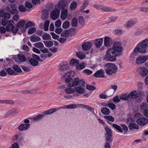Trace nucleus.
Returning <instances> with one entry per match:
<instances>
[{
    "label": "nucleus",
    "mask_w": 148,
    "mask_h": 148,
    "mask_svg": "<svg viewBox=\"0 0 148 148\" xmlns=\"http://www.w3.org/2000/svg\"><path fill=\"white\" fill-rule=\"evenodd\" d=\"M123 49L119 42H114L112 48L108 49L104 56V59L107 61L113 62L116 60V57L120 55Z\"/></svg>",
    "instance_id": "nucleus-1"
},
{
    "label": "nucleus",
    "mask_w": 148,
    "mask_h": 148,
    "mask_svg": "<svg viewBox=\"0 0 148 148\" xmlns=\"http://www.w3.org/2000/svg\"><path fill=\"white\" fill-rule=\"evenodd\" d=\"M106 68V73L109 75H111L115 73L117 69V67L114 63H108L105 64Z\"/></svg>",
    "instance_id": "nucleus-2"
},
{
    "label": "nucleus",
    "mask_w": 148,
    "mask_h": 148,
    "mask_svg": "<svg viewBox=\"0 0 148 148\" xmlns=\"http://www.w3.org/2000/svg\"><path fill=\"white\" fill-rule=\"evenodd\" d=\"M134 117L138 119L136 122L140 126L145 125L148 122V119L143 116L140 113H136L134 115Z\"/></svg>",
    "instance_id": "nucleus-3"
},
{
    "label": "nucleus",
    "mask_w": 148,
    "mask_h": 148,
    "mask_svg": "<svg viewBox=\"0 0 148 148\" xmlns=\"http://www.w3.org/2000/svg\"><path fill=\"white\" fill-rule=\"evenodd\" d=\"M148 46V39H146L143 40L140 43H139L135 48H137L139 52L145 53Z\"/></svg>",
    "instance_id": "nucleus-4"
},
{
    "label": "nucleus",
    "mask_w": 148,
    "mask_h": 148,
    "mask_svg": "<svg viewBox=\"0 0 148 148\" xmlns=\"http://www.w3.org/2000/svg\"><path fill=\"white\" fill-rule=\"evenodd\" d=\"M14 22L12 20H9L8 23L6 27V31L7 32L12 31V32L16 34L18 31V28L17 27H14Z\"/></svg>",
    "instance_id": "nucleus-5"
},
{
    "label": "nucleus",
    "mask_w": 148,
    "mask_h": 148,
    "mask_svg": "<svg viewBox=\"0 0 148 148\" xmlns=\"http://www.w3.org/2000/svg\"><path fill=\"white\" fill-rule=\"evenodd\" d=\"M112 126L114 128L119 131V132L123 134H125L128 130L127 127L124 124H121V126H119L116 124H113Z\"/></svg>",
    "instance_id": "nucleus-6"
},
{
    "label": "nucleus",
    "mask_w": 148,
    "mask_h": 148,
    "mask_svg": "<svg viewBox=\"0 0 148 148\" xmlns=\"http://www.w3.org/2000/svg\"><path fill=\"white\" fill-rule=\"evenodd\" d=\"M127 123H129L128 127L130 130L135 129H138L139 126L135 122L134 119L132 118H129L127 120Z\"/></svg>",
    "instance_id": "nucleus-7"
},
{
    "label": "nucleus",
    "mask_w": 148,
    "mask_h": 148,
    "mask_svg": "<svg viewBox=\"0 0 148 148\" xmlns=\"http://www.w3.org/2000/svg\"><path fill=\"white\" fill-rule=\"evenodd\" d=\"M138 73L142 76H145L148 73V69L145 67H138L137 69Z\"/></svg>",
    "instance_id": "nucleus-8"
},
{
    "label": "nucleus",
    "mask_w": 148,
    "mask_h": 148,
    "mask_svg": "<svg viewBox=\"0 0 148 148\" xmlns=\"http://www.w3.org/2000/svg\"><path fill=\"white\" fill-rule=\"evenodd\" d=\"M76 86L75 84H68V87L66 88L64 91L68 94L73 93L75 92V86Z\"/></svg>",
    "instance_id": "nucleus-9"
},
{
    "label": "nucleus",
    "mask_w": 148,
    "mask_h": 148,
    "mask_svg": "<svg viewBox=\"0 0 148 148\" xmlns=\"http://www.w3.org/2000/svg\"><path fill=\"white\" fill-rule=\"evenodd\" d=\"M60 10L58 8H55L51 13L50 16L53 20L57 19L60 14Z\"/></svg>",
    "instance_id": "nucleus-10"
},
{
    "label": "nucleus",
    "mask_w": 148,
    "mask_h": 148,
    "mask_svg": "<svg viewBox=\"0 0 148 148\" xmlns=\"http://www.w3.org/2000/svg\"><path fill=\"white\" fill-rule=\"evenodd\" d=\"M148 60V55L139 56L136 58V62L137 64H139L144 63Z\"/></svg>",
    "instance_id": "nucleus-11"
},
{
    "label": "nucleus",
    "mask_w": 148,
    "mask_h": 148,
    "mask_svg": "<svg viewBox=\"0 0 148 148\" xmlns=\"http://www.w3.org/2000/svg\"><path fill=\"white\" fill-rule=\"evenodd\" d=\"M71 71L66 72L65 74L62 77V79H64V77L67 76L65 79L64 81L66 83L71 82L73 81V79L71 77L70 75Z\"/></svg>",
    "instance_id": "nucleus-12"
},
{
    "label": "nucleus",
    "mask_w": 148,
    "mask_h": 148,
    "mask_svg": "<svg viewBox=\"0 0 148 148\" xmlns=\"http://www.w3.org/2000/svg\"><path fill=\"white\" fill-rule=\"evenodd\" d=\"M139 51L137 50V48H135L133 51L130 54V62L131 63L134 62L135 60V56H137L136 53Z\"/></svg>",
    "instance_id": "nucleus-13"
},
{
    "label": "nucleus",
    "mask_w": 148,
    "mask_h": 148,
    "mask_svg": "<svg viewBox=\"0 0 148 148\" xmlns=\"http://www.w3.org/2000/svg\"><path fill=\"white\" fill-rule=\"evenodd\" d=\"M45 116V115L43 113L38 114V115L33 117H29V119L32 121L37 122L41 119L42 118Z\"/></svg>",
    "instance_id": "nucleus-14"
},
{
    "label": "nucleus",
    "mask_w": 148,
    "mask_h": 148,
    "mask_svg": "<svg viewBox=\"0 0 148 148\" xmlns=\"http://www.w3.org/2000/svg\"><path fill=\"white\" fill-rule=\"evenodd\" d=\"M26 60V58L25 56L22 54H20L18 55L17 58L15 60L18 63H20L24 62Z\"/></svg>",
    "instance_id": "nucleus-15"
},
{
    "label": "nucleus",
    "mask_w": 148,
    "mask_h": 148,
    "mask_svg": "<svg viewBox=\"0 0 148 148\" xmlns=\"http://www.w3.org/2000/svg\"><path fill=\"white\" fill-rule=\"evenodd\" d=\"M92 45V43L90 42H84L82 45V48L84 51H87L90 48Z\"/></svg>",
    "instance_id": "nucleus-16"
},
{
    "label": "nucleus",
    "mask_w": 148,
    "mask_h": 148,
    "mask_svg": "<svg viewBox=\"0 0 148 148\" xmlns=\"http://www.w3.org/2000/svg\"><path fill=\"white\" fill-rule=\"evenodd\" d=\"M68 5V2L66 0H61L58 3V7L60 9H63L66 7Z\"/></svg>",
    "instance_id": "nucleus-17"
},
{
    "label": "nucleus",
    "mask_w": 148,
    "mask_h": 148,
    "mask_svg": "<svg viewBox=\"0 0 148 148\" xmlns=\"http://www.w3.org/2000/svg\"><path fill=\"white\" fill-rule=\"evenodd\" d=\"M93 76L98 78L103 77L104 76V71L102 69L99 70L94 74Z\"/></svg>",
    "instance_id": "nucleus-18"
},
{
    "label": "nucleus",
    "mask_w": 148,
    "mask_h": 148,
    "mask_svg": "<svg viewBox=\"0 0 148 148\" xmlns=\"http://www.w3.org/2000/svg\"><path fill=\"white\" fill-rule=\"evenodd\" d=\"M77 104H72L70 105H65L63 107H59V109H75L77 108Z\"/></svg>",
    "instance_id": "nucleus-19"
},
{
    "label": "nucleus",
    "mask_w": 148,
    "mask_h": 148,
    "mask_svg": "<svg viewBox=\"0 0 148 148\" xmlns=\"http://www.w3.org/2000/svg\"><path fill=\"white\" fill-rule=\"evenodd\" d=\"M78 84H75L76 86H75V91L77 92L79 94H83L85 92V90L83 88L78 86Z\"/></svg>",
    "instance_id": "nucleus-20"
},
{
    "label": "nucleus",
    "mask_w": 148,
    "mask_h": 148,
    "mask_svg": "<svg viewBox=\"0 0 148 148\" xmlns=\"http://www.w3.org/2000/svg\"><path fill=\"white\" fill-rule=\"evenodd\" d=\"M111 38L110 37L108 36H106L104 38V44L105 47H110L111 43Z\"/></svg>",
    "instance_id": "nucleus-21"
},
{
    "label": "nucleus",
    "mask_w": 148,
    "mask_h": 148,
    "mask_svg": "<svg viewBox=\"0 0 148 148\" xmlns=\"http://www.w3.org/2000/svg\"><path fill=\"white\" fill-rule=\"evenodd\" d=\"M68 11L66 9H65L62 10L60 15L61 18L62 19H66L68 16Z\"/></svg>",
    "instance_id": "nucleus-22"
},
{
    "label": "nucleus",
    "mask_w": 148,
    "mask_h": 148,
    "mask_svg": "<svg viewBox=\"0 0 148 148\" xmlns=\"http://www.w3.org/2000/svg\"><path fill=\"white\" fill-rule=\"evenodd\" d=\"M29 124H22L18 127V129L21 131H24L27 130L29 127Z\"/></svg>",
    "instance_id": "nucleus-23"
},
{
    "label": "nucleus",
    "mask_w": 148,
    "mask_h": 148,
    "mask_svg": "<svg viewBox=\"0 0 148 148\" xmlns=\"http://www.w3.org/2000/svg\"><path fill=\"white\" fill-rule=\"evenodd\" d=\"M59 109V108H51L43 112L42 113L45 115V114H49L55 112L56 111L58 110Z\"/></svg>",
    "instance_id": "nucleus-24"
},
{
    "label": "nucleus",
    "mask_w": 148,
    "mask_h": 148,
    "mask_svg": "<svg viewBox=\"0 0 148 148\" xmlns=\"http://www.w3.org/2000/svg\"><path fill=\"white\" fill-rule=\"evenodd\" d=\"M129 98L132 99H136L139 97V95L136 91L132 92L130 94H128Z\"/></svg>",
    "instance_id": "nucleus-25"
},
{
    "label": "nucleus",
    "mask_w": 148,
    "mask_h": 148,
    "mask_svg": "<svg viewBox=\"0 0 148 148\" xmlns=\"http://www.w3.org/2000/svg\"><path fill=\"white\" fill-rule=\"evenodd\" d=\"M136 21L134 20H131L128 21L125 25L126 28H130L133 26L136 23Z\"/></svg>",
    "instance_id": "nucleus-26"
},
{
    "label": "nucleus",
    "mask_w": 148,
    "mask_h": 148,
    "mask_svg": "<svg viewBox=\"0 0 148 148\" xmlns=\"http://www.w3.org/2000/svg\"><path fill=\"white\" fill-rule=\"evenodd\" d=\"M103 42V40L102 38L98 39L96 40L94 42L96 47L99 48L102 45Z\"/></svg>",
    "instance_id": "nucleus-27"
},
{
    "label": "nucleus",
    "mask_w": 148,
    "mask_h": 148,
    "mask_svg": "<svg viewBox=\"0 0 148 148\" xmlns=\"http://www.w3.org/2000/svg\"><path fill=\"white\" fill-rule=\"evenodd\" d=\"M99 10H101L103 11L109 12L112 10L111 8L108 7L104 5H100L99 6Z\"/></svg>",
    "instance_id": "nucleus-28"
},
{
    "label": "nucleus",
    "mask_w": 148,
    "mask_h": 148,
    "mask_svg": "<svg viewBox=\"0 0 148 148\" xmlns=\"http://www.w3.org/2000/svg\"><path fill=\"white\" fill-rule=\"evenodd\" d=\"M0 17H4L3 18L7 20L10 18V14L8 12L4 13L3 12H0Z\"/></svg>",
    "instance_id": "nucleus-29"
},
{
    "label": "nucleus",
    "mask_w": 148,
    "mask_h": 148,
    "mask_svg": "<svg viewBox=\"0 0 148 148\" xmlns=\"http://www.w3.org/2000/svg\"><path fill=\"white\" fill-rule=\"evenodd\" d=\"M30 39L33 42H35L40 40V38L36 35L34 34L30 36Z\"/></svg>",
    "instance_id": "nucleus-30"
},
{
    "label": "nucleus",
    "mask_w": 148,
    "mask_h": 148,
    "mask_svg": "<svg viewBox=\"0 0 148 148\" xmlns=\"http://www.w3.org/2000/svg\"><path fill=\"white\" fill-rule=\"evenodd\" d=\"M86 64L84 62H82L76 66V69L78 70H81L84 69L86 67Z\"/></svg>",
    "instance_id": "nucleus-31"
},
{
    "label": "nucleus",
    "mask_w": 148,
    "mask_h": 148,
    "mask_svg": "<svg viewBox=\"0 0 148 148\" xmlns=\"http://www.w3.org/2000/svg\"><path fill=\"white\" fill-rule=\"evenodd\" d=\"M77 56L80 59H83L86 56V54L82 52H77L76 53Z\"/></svg>",
    "instance_id": "nucleus-32"
},
{
    "label": "nucleus",
    "mask_w": 148,
    "mask_h": 148,
    "mask_svg": "<svg viewBox=\"0 0 148 148\" xmlns=\"http://www.w3.org/2000/svg\"><path fill=\"white\" fill-rule=\"evenodd\" d=\"M101 113L104 115L109 114L110 113V111L109 109L107 108H102L101 110Z\"/></svg>",
    "instance_id": "nucleus-33"
},
{
    "label": "nucleus",
    "mask_w": 148,
    "mask_h": 148,
    "mask_svg": "<svg viewBox=\"0 0 148 148\" xmlns=\"http://www.w3.org/2000/svg\"><path fill=\"white\" fill-rule=\"evenodd\" d=\"M29 62L30 64L33 66H36L38 64V62L33 58H31L29 60Z\"/></svg>",
    "instance_id": "nucleus-34"
},
{
    "label": "nucleus",
    "mask_w": 148,
    "mask_h": 148,
    "mask_svg": "<svg viewBox=\"0 0 148 148\" xmlns=\"http://www.w3.org/2000/svg\"><path fill=\"white\" fill-rule=\"evenodd\" d=\"M72 83H85V82L83 79H80L79 78L77 77L74 79Z\"/></svg>",
    "instance_id": "nucleus-35"
},
{
    "label": "nucleus",
    "mask_w": 148,
    "mask_h": 148,
    "mask_svg": "<svg viewBox=\"0 0 148 148\" xmlns=\"http://www.w3.org/2000/svg\"><path fill=\"white\" fill-rule=\"evenodd\" d=\"M79 62V60L73 59L70 62V64L71 66H77Z\"/></svg>",
    "instance_id": "nucleus-36"
},
{
    "label": "nucleus",
    "mask_w": 148,
    "mask_h": 148,
    "mask_svg": "<svg viewBox=\"0 0 148 148\" xmlns=\"http://www.w3.org/2000/svg\"><path fill=\"white\" fill-rule=\"evenodd\" d=\"M42 18L43 19H47L48 17L49 13L47 10H43L42 12Z\"/></svg>",
    "instance_id": "nucleus-37"
},
{
    "label": "nucleus",
    "mask_w": 148,
    "mask_h": 148,
    "mask_svg": "<svg viewBox=\"0 0 148 148\" xmlns=\"http://www.w3.org/2000/svg\"><path fill=\"white\" fill-rule=\"evenodd\" d=\"M105 106L106 107L110 108L112 110L115 109L116 108V106L115 105L112 103H110L106 104Z\"/></svg>",
    "instance_id": "nucleus-38"
},
{
    "label": "nucleus",
    "mask_w": 148,
    "mask_h": 148,
    "mask_svg": "<svg viewBox=\"0 0 148 148\" xmlns=\"http://www.w3.org/2000/svg\"><path fill=\"white\" fill-rule=\"evenodd\" d=\"M49 23L50 21L49 20H46L45 21L44 27V29L45 31H47L49 30Z\"/></svg>",
    "instance_id": "nucleus-39"
},
{
    "label": "nucleus",
    "mask_w": 148,
    "mask_h": 148,
    "mask_svg": "<svg viewBox=\"0 0 148 148\" xmlns=\"http://www.w3.org/2000/svg\"><path fill=\"white\" fill-rule=\"evenodd\" d=\"M42 39L45 40H50L51 39L50 35L47 33H45L42 35Z\"/></svg>",
    "instance_id": "nucleus-40"
},
{
    "label": "nucleus",
    "mask_w": 148,
    "mask_h": 148,
    "mask_svg": "<svg viewBox=\"0 0 148 148\" xmlns=\"http://www.w3.org/2000/svg\"><path fill=\"white\" fill-rule=\"evenodd\" d=\"M59 65V69L60 70H68L69 68V66L67 64H64L60 65Z\"/></svg>",
    "instance_id": "nucleus-41"
},
{
    "label": "nucleus",
    "mask_w": 148,
    "mask_h": 148,
    "mask_svg": "<svg viewBox=\"0 0 148 148\" xmlns=\"http://www.w3.org/2000/svg\"><path fill=\"white\" fill-rule=\"evenodd\" d=\"M34 46L40 49H43L44 47V46L43 43L40 42H38L34 44Z\"/></svg>",
    "instance_id": "nucleus-42"
},
{
    "label": "nucleus",
    "mask_w": 148,
    "mask_h": 148,
    "mask_svg": "<svg viewBox=\"0 0 148 148\" xmlns=\"http://www.w3.org/2000/svg\"><path fill=\"white\" fill-rule=\"evenodd\" d=\"M45 45L47 47H52L53 45V42L51 41H43Z\"/></svg>",
    "instance_id": "nucleus-43"
},
{
    "label": "nucleus",
    "mask_w": 148,
    "mask_h": 148,
    "mask_svg": "<svg viewBox=\"0 0 148 148\" xmlns=\"http://www.w3.org/2000/svg\"><path fill=\"white\" fill-rule=\"evenodd\" d=\"M120 98L122 100H127L129 98V95L127 93L123 94L120 96Z\"/></svg>",
    "instance_id": "nucleus-44"
},
{
    "label": "nucleus",
    "mask_w": 148,
    "mask_h": 148,
    "mask_svg": "<svg viewBox=\"0 0 148 148\" xmlns=\"http://www.w3.org/2000/svg\"><path fill=\"white\" fill-rule=\"evenodd\" d=\"M71 25L73 27H76L77 25V21L76 18H74L71 21Z\"/></svg>",
    "instance_id": "nucleus-45"
},
{
    "label": "nucleus",
    "mask_w": 148,
    "mask_h": 148,
    "mask_svg": "<svg viewBox=\"0 0 148 148\" xmlns=\"http://www.w3.org/2000/svg\"><path fill=\"white\" fill-rule=\"evenodd\" d=\"M70 25L69 22L68 21H66L63 23L62 27L64 29H66L68 28Z\"/></svg>",
    "instance_id": "nucleus-46"
},
{
    "label": "nucleus",
    "mask_w": 148,
    "mask_h": 148,
    "mask_svg": "<svg viewBox=\"0 0 148 148\" xmlns=\"http://www.w3.org/2000/svg\"><path fill=\"white\" fill-rule=\"evenodd\" d=\"M104 118L107 120L108 122V121L113 122L114 120V118L113 117L109 115L104 116Z\"/></svg>",
    "instance_id": "nucleus-47"
},
{
    "label": "nucleus",
    "mask_w": 148,
    "mask_h": 148,
    "mask_svg": "<svg viewBox=\"0 0 148 148\" xmlns=\"http://www.w3.org/2000/svg\"><path fill=\"white\" fill-rule=\"evenodd\" d=\"M77 3L75 1L72 2L70 5V8L71 10H74L77 7Z\"/></svg>",
    "instance_id": "nucleus-48"
},
{
    "label": "nucleus",
    "mask_w": 148,
    "mask_h": 148,
    "mask_svg": "<svg viewBox=\"0 0 148 148\" xmlns=\"http://www.w3.org/2000/svg\"><path fill=\"white\" fill-rule=\"evenodd\" d=\"M25 23V21L23 20H21L19 21L17 24L16 27H17L18 28H22L24 25Z\"/></svg>",
    "instance_id": "nucleus-49"
},
{
    "label": "nucleus",
    "mask_w": 148,
    "mask_h": 148,
    "mask_svg": "<svg viewBox=\"0 0 148 148\" xmlns=\"http://www.w3.org/2000/svg\"><path fill=\"white\" fill-rule=\"evenodd\" d=\"M12 68L14 71L18 72H20L22 71L20 67L17 65H13Z\"/></svg>",
    "instance_id": "nucleus-50"
},
{
    "label": "nucleus",
    "mask_w": 148,
    "mask_h": 148,
    "mask_svg": "<svg viewBox=\"0 0 148 148\" xmlns=\"http://www.w3.org/2000/svg\"><path fill=\"white\" fill-rule=\"evenodd\" d=\"M36 31V28L34 27H32L29 29L28 31V34H31L34 33Z\"/></svg>",
    "instance_id": "nucleus-51"
},
{
    "label": "nucleus",
    "mask_w": 148,
    "mask_h": 148,
    "mask_svg": "<svg viewBox=\"0 0 148 148\" xmlns=\"http://www.w3.org/2000/svg\"><path fill=\"white\" fill-rule=\"evenodd\" d=\"M0 103H5L6 104H13L14 101L12 100H1L0 101Z\"/></svg>",
    "instance_id": "nucleus-52"
},
{
    "label": "nucleus",
    "mask_w": 148,
    "mask_h": 148,
    "mask_svg": "<svg viewBox=\"0 0 148 148\" xmlns=\"http://www.w3.org/2000/svg\"><path fill=\"white\" fill-rule=\"evenodd\" d=\"M35 26V23L31 21L27 23L25 25V26L26 28H28L29 27H34Z\"/></svg>",
    "instance_id": "nucleus-53"
},
{
    "label": "nucleus",
    "mask_w": 148,
    "mask_h": 148,
    "mask_svg": "<svg viewBox=\"0 0 148 148\" xmlns=\"http://www.w3.org/2000/svg\"><path fill=\"white\" fill-rule=\"evenodd\" d=\"M18 9L19 10L22 12H25L27 10V9L25 7L22 5H20L19 6Z\"/></svg>",
    "instance_id": "nucleus-54"
},
{
    "label": "nucleus",
    "mask_w": 148,
    "mask_h": 148,
    "mask_svg": "<svg viewBox=\"0 0 148 148\" xmlns=\"http://www.w3.org/2000/svg\"><path fill=\"white\" fill-rule=\"evenodd\" d=\"M88 3L87 1H84L82 5L81 6L80 8V11H82L88 5Z\"/></svg>",
    "instance_id": "nucleus-55"
},
{
    "label": "nucleus",
    "mask_w": 148,
    "mask_h": 148,
    "mask_svg": "<svg viewBox=\"0 0 148 148\" xmlns=\"http://www.w3.org/2000/svg\"><path fill=\"white\" fill-rule=\"evenodd\" d=\"M6 71L7 73L10 75H15V73L11 68H8L6 70Z\"/></svg>",
    "instance_id": "nucleus-56"
},
{
    "label": "nucleus",
    "mask_w": 148,
    "mask_h": 148,
    "mask_svg": "<svg viewBox=\"0 0 148 148\" xmlns=\"http://www.w3.org/2000/svg\"><path fill=\"white\" fill-rule=\"evenodd\" d=\"M69 32L68 30H66L64 31L61 34V35L62 36L66 37L68 36L69 34Z\"/></svg>",
    "instance_id": "nucleus-57"
},
{
    "label": "nucleus",
    "mask_w": 148,
    "mask_h": 148,
    "mask_svg": "<svg viewBox=\"0 0 148 148\" xmlns=\"http://www.w3.org/2000/svg\"><path fill=\"white\" fill-rule=\"evenodd\" d=\"M83 73L89 75L92 73V71L88 69H85L83 71Z\"/></svg>",
    "instance_id": "nucleus-58"
},
{
    "label": "nucleus",
    "mask_w": 148,
    "mask_h": 148,
    "mask_svg": "<svg viewBox=\"0 0 148 148\" xmlns=\"http://www.w3.org/2000/svg\"><path fill=\"white\" fill-rule=\"evenodd\" d=\"M86 89L89 90H95L96 88L95 87L91 85H87L86 86Z\"/></svg>",
    "instance_id": "nucleus-59"
},
{
    "label": "nucleus",
    "mask_w": 148,
    "mask_h": 148,
    "mask_svg": "<svg viewBox=\"0 0 148 148\" xmlns=\"http://www.w3.org/2000/svg\"><path fill=\"white\" fill-rule=\"evenodd\" d=\"M147 107L148 105L146 103H143L140 105V108L142 110H145Z\"/></svg>",
    "instance_id": "nucleus-60"
},
{
    "label": "nucleus",
    "mask_w": 148,
    "mask_h": 148,
    "mask_svg": "<svg viewBox=\"0 0 148 148\" xmlns=\"http://www.w3.org/2000/svg\"><path fill=\"white\" fill-rule=\"evenodd\" d=\"M8 21L7 19L3 18H2L1 20L2 25L4 26H5L6 25H7Z\"/></svg>",
    "instance_id": "nucleus-61"
},
{
    "label": "nucleus",
    "mask_w": 148,
    "mask_h": 148,
    "mask_svg": "<svg viewBox=\"0 0 148 148\" xmlns=\"http://www.w3.org/2000/svg\"><path fill=\"white\" fill-rule=\"evenodd\" d=\"M61 22L60 19L57 20L55 23V25L56 27H58L61 26Z\"/></svg>",
    "instance_id": "nucleus-62"
},
{
    "label": "nucleus",
    "mask_w": 148,
    "mask_h": 148,
    "mask_svg": "<svg viewBox=\"0 0 148 148\" xmlns=\"http://www.w3.org/2000/svg\"><path fill=\"white\" fill-rule=\"evenodd\" d=\"M113 100L114 102L119 103L120 101V99L119 98V96H116L113 98Z\"/></svg>",
    "instance_id": "nucleus-63"
},
{
    "label": "nucleus",
    "mask_w": 148,
    "mask_h": 148,
    "mask_svg": "<svg viewBox=\"0 0 148 148\" xmlns=\"http://www.w3.org/2000/svg\"><path fill=\"white\" fill-rule=\"evenodd\" d=\"M69 34L71 35H74L75 32V30L74 28H71L69 30Z\"/></svg>",
    "instance_id": "nucleus-64"
}]
</instances>
